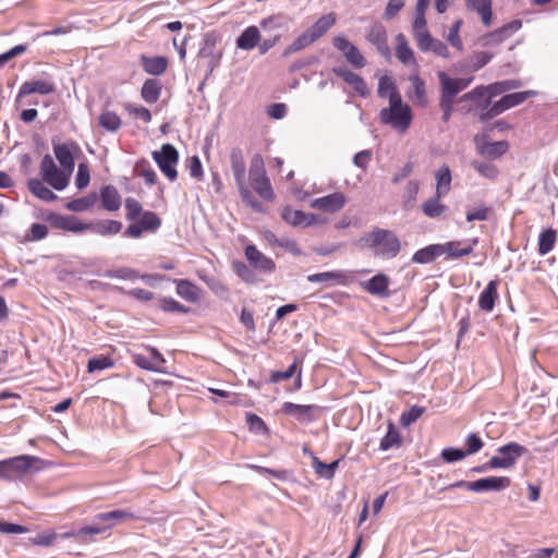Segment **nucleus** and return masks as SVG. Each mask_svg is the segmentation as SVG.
Wrapping results in <instances>:
<instances>
[{
	"label": "nucleus",
	"instance_id": "obj_44",
	"mask_svg": "<svg viewBox=\"0 0 558 558\" xmlns=\"http://www.w3.org/2000/svg\"><path fill=\"white\" fill-rule=\"evenodd\" d=\"M135 515L126 510H113L109 512L98 513L96 515V520L100 522H108V524H113V526L123 521L132 520Z\"/></svg>",
	"mask_w": 558,
	"mask_h": 558
},
{
	"label": "nucleus",
	"instance_id": "obj_60",
	"mask_svg": "<svg viewBox=\"0 0 558 558\" xmlns=\"http://www.w3.org/2000/svg\"><path fill=\"white\" fill-rule=\"evenodd\" d=\"M90 180L89 168L86 163L82 162L77 167V172L75 177V185L78 190H83L87 187Z\"/></svg>",
	"mask_w": 558,
	"mask_h": 558
},
{
	"label": "nucleus",
	"instance_id": "obj_6",
	"mask_svg": "<svg viewBox=\"0 0 558 558\" xmlns=\"http://www.w3.org/2000/svg\"><path fill=\"white\" fill-rule=\"evenodd\" d=\"M39 458L22 454L0 461V478L5 481L21 480L27 475Z\"/></svg>",
	"mask_w": 558,
	"mask_h": 558
},
{
	"label": "nucleus",
	"instance_id": "obj_37",
	"mask_svg": "<svg viewBox=\"0 0 558 558\" xmlns=\"http://www.w3.org/2000/svg\"><path fill=\"white\" fill-rule=\"evenodd\" d=\"M520 86L521 83L517 80L501 81L484 86L485 95L487 96L486 100L490 101L492 98L510 89H515Z\"/></svg>",
	"mask_w": 558,
	"mask_h": 558
},
{
	"label": "nucleus",
	"instance_id": "obj_36",
	"mask_svg": "<svg viewBox=\"0 0 558 558\" xmlns=\"http://www.w3.org/2000/svg\"><path fill=\"white\" fill-rule=\"evenodd\" d=\"M436 194L437 197H442L447 195L450 191L451 184V171L447 165H442L436 172Z\"/></svg>",
	"mask_w": 558,
	"mask_h": 558
},
{
	"label": "nucleus",
	"instance_id": "obj_11",
	"mask_svg": "<svg viewBox=\"0 0 558 558\" xmlns=\"http://www.w3.org/2000/svg\"><path fill=\"white\" fill-rule=\"evenodd\" d=\"M46 220L52 228L72 233H83L88 231L90 228L87 222L82 221L75 216L50 213L46 216Z\"/></svg>",
	"mask_w": 558,
	"mask_h": 558
},
{
	"label": "nucleus",
	"instance_id": "obj_22",
	"mask_svg": "<svg viewBox=\"0 0 558 558\" xmlns=\"http://www.w3.org/2000/svg\"><path fill=\"white\" fill-rule=\"evenodd\" d=\"M216 43L215 36L206 35L204 45L198 52V57L206 60L209 72H213L218 66L221 59V53L216 52Z\"/></svg>",
	"mask_w": 558,
	"mask_h": 558
},
{
	"label": "nucleus",
	"instance_id": "obj_8",
	"mask_svg": "<svg viewBox=\"0 0 558 558\" xmlns=\"http://www.w3.org/2000/svg\"><path fill=\"white\" fill-rule=\"evenodd\" d=\"M151 156L169 181L177 180L178 171L175 167L179 161V154L173 145L163 144L159 150L153 151Z\"/></svg>",
	"mask_w": 558,
	"mask_h": 558
},
{
	"label": "nucleus",
	"instance_id": "obj_52",
	"mask_svg": "<svg viewBox=\"0 0 558 558\" xmlns=\"http://www.w3.org/2000/svg\"><path fill=\"white\" fill-rule=\"evenodd\" d=\"M401 442L400 434L392 423L388 425V430L385 437L380 441V449L388 450L393 446H399Z\"/></svg>",
	"mask_w": 558,
	"mask_h": 558
},
{
	"label": "nucleus",
	"instance_id": "obj_27",
	"mask_svg": "<svg viewBox=\"0 0 558 558\" xmlns=\"http://www.w3.org/2000/svg\"><path fill=\"white\" fill-rule=\"evenodd\" d=\"M417 47L423 52L430 51V52H434L436 56L441 57L444 59L450 58V52H449L447 45L444 41L432 37L430 34L428 36H425V39L422 40L417 45Z\"/></svg>",
	"mask_w": 558,
	"mask_h": 558
},
{
	"label": "nucleus",
	"instance_id": "obj_51",
	"mask_svg": "<svg viewBox=\"0 0 558 558\" xmlns=\"http://www.w3.org/2000/svg\"><path fill=\"white\" fill-rule=\"evenodd\" d=\"M314 41V37L307 29L293 40V43L286 49L284 54L298 52L304 49L305 47L310 46Z\"/></svg>",
	"mask_w": 558,
	"mask_h": 558
},
{
	"label": "nucleus",
	"instance_id": "obj_3",
	"mask_svg": "<svg viewBox=\"0 0 558 558\" xmlns=\"http://www.w3.org/2000/svg\"><path fill=\"white\" fill-rule=\"evenodd\" d=\"M364 240L375 255L384 258L396 257L401 248L398 236L390 230L375 229Z\"/></svg>",
	"mask_w": 558,
	"mask_h": 558
},
{
	"label": "nucleus",
	"instance_id": "obj_40",
	"mask_svg": "<svg viewBox=\"0 0 558 558\" xmlns=\"http://www.w3.org/2000/svg\"><path fill=\"white\" fill-rule=\"evenodd\" d=\"M336 23L335 13H328L318 19L310 28L308 32L312 34L315 40L322 37L330 27Z\"/></svg>",
	"mask_w": 558,
	"mask_h": 558
},
{
	"label": "nucleus",
	"instance_id": "obj_10",
	"mask_svg": "<svg viewBox=\"0 0 558 558\" xmlns=\"http://www.w3.org/2000/svg\"><path fill=\"white\" fill-rule=\"evenodd\" d=\"M281 412L294 417L300 423H311L318 418L322 408L317 404L284 402L281 407Z\"/></svg>",
	"mask_w": 558,
	"mask_h": 558
},
{
	"label": "nucleus",
	"instance_id": "obj_9",
	"mask_svg": "<svg viewBox=\"0 0 558 558\" xmlns=\"http://www.w3.org/2000/svg\"><path fill=\"white\" fill-rule=\"evenodd\" d=\"M525 448L517 442H510L498 449V453L488 461L490 469H509L525 452Z\"/></svg>",
	"mask_w": 558,
	"mask_h": 558
},
{
	"label": "nucleus",
	"instance_id": "obj_15",
	"mask_svg": "<svg viewBox=\"0 0 558 558\" xmlns=\"http://www.w3.org/2000/svg\"><path fill=\"white\" fill-rule=\"evenodd\" d=\"M347 203V197L341 192H335L311 201V207L324 213L333 214L341 210Z\"/></svg>",
	"mask_w": 558,
	"mask_h": 558
},
{
	"label": "nucleus",
	"instance_id": "obj_39",
	"mask_svg": "<svg viewBox=\"0 0 558 558\" xmlns=\"http://www.w3.org/2000/svg\"><path fill=\"white\" fill-rule=\"evenodd\" d=\"M89 225V230L100 235H112L117 234L122 229V223L117 220H102L96 223L87 222Z\"/></svg>",
	"mask_w": 558,
	"mask_h": 558
},
{
	"label": "nucleus",
	"instance_id": "obj_53",
	"mask_svg": "<svg viewBox=\"0 0 558 558\" xmlns=\"http://www.w3.org/2000/svg\"><path fill=\"white\" fill-rule=\"evenodd\" d=\"M461 26L462 20H457L456 22H453L447 34V41L458 51L463 50V43L460 37Z\"/></svg>",
	"mask_w": 558,
	"mask_h": 558
},
{
	"label": "nucleus",
	"instance_id": "obj_57",
	"mask_svg": "<svg viewBox=\"0 0 558 558\" xmlns=\"http://www.w3.org/2000/svg\"><path fill=\"white\" fill-rule=\"evenodd\" d=\"M404 5L405 0H388L383 13V19L386 21L393 20L404 8Z\"/></svg>",
	"mask_w": 558,
	"mask_h": 558
},
{
	"label": "nucleus",
	"instance_id": "obj_14",
	"mask_svg": "<svg viewBox=\"0 0 558 558\" xmlns=\"http://www.w3.org/2000/svg\"><path fill=\"white\" fill-rule=\"evenodd\" d=\"M333 46L342 52L345 60L354 68L362 69L366 64V60L359 48L342 36L333 38Z\"/></svg>",
	"mask_w": 558,
	"mask_h": 558
},
{
	"label": "nucleus",
	"instance_id": "obj_18",
	"mask_svg": "<svg viewBox=\"0 0 558 558\" xmlns=\"http://www.w3.org/2000/svg\"><path fill=\"white\" fill-rule=\"evenodd\" d=\"M245 257L253 266V268L260 272L271 274L276 269L275 262L270 257L266 256L260 251H258L257 247L254 245H247L245 247Z\"/></svg>",
	"mask_w": 558,
	"mask_h": 558
},
{
	"label": "nucleus",
	"instance_id": "obj_25",
	"mask_svg": "<svg viewBox=\"0 0 558 558\" xmlns=\"http://www.w3.org/2000/svg\"><path fill=\"white\" fill-rule=\"evenodd\" d=\"M498 280H490L486 288L481 292L478 296V307L487 313H490L494 307L495 303L498 299Z\"/></svg>",
	"mask_w": 558,
	"mask_h": 558
},
{
	"label": "nucleus",
	"instance_id": "obj_33",
	"mask_svg": "<svg viewBox=\"0 0 558 558\" xmlns=\"http://www.w3.org/2000/svg\"><path fill=\"white\" fill-rule=\"evenodd\" d=\"M260 40V32L257 26H248L236 38V46L242 50L254 49Z\"/></svg>",
	"mask_w": 558,
	"mask_h": 558
},
{
	"label": "nucleus",
	"instance_id": "obj_12",
	"mask_svg": "<svg viewBox=\"0 0 558 558\" xmlns=\"http://www.w3.org/2000/svg\"><path fill=\"white\" fill-rule=\"evenodd\" d=\"M80 153V147L74 142H68L53 145V154L63 168L71 175L75 168V156Z\"/></svg>",
	"mask_w": 558,
	"mask_h": 558
},
{
	"label": "nucleus",
	"instance_id": "obj_54",
	"mask_svg": "<svg viewBox=\"0 0 558 558\" xmlns=\"http://www.w3.org/2000/svg\"><path fill=\"white\" fill-rule=\"evenodd\" d=\"M132 361L141 368L143 369H146V371H150V372H156V373H163L165 371L162 369L161 366L158 365V363L156 361H153L151 359L143 355V354H140V353H134L132 354Z\"/></svg>",
	"mask_w": 558,
	"mask_h": 558
},
{
	"label": "nucleus",
	"instance_id": "obj_23",
	"mask_svg": "<svg viewBox=\"0 0 558 558\" xmlns=\"http://www.w3.org/2000/svg\"><path fill=\"white\" fill-rule=\"evenodd\" d=\"M389 278L384 274H377L369 280L362 282V288L369 294L379 298L389 296Z\"/></svg>",
	"mask_w": 558,
	"mask_h": 558
},
{
	"label": "nucleus",
	"instance_id": "obj_42",
	"mask_svg": "<svg viewBox=\"0 0 558 558\" xmlns=\"http://www.w3.org/2000/svg\"><path fill=\"white\" fill-rule=\"evenodd\" d=\"M98 123L105 131L114 133L121 128L122 120L114 111L104 110L98 118Z\"/></svg>",
	"mask_w": 558,
	"mask_h": 558
},
{
	"label": "nucleus",
	"instance_id": "obj_50",
	"mask_svg": "<svg viewBox=\"0 0 558 558\" xmlns=\"http://www.w3.org/2000/svg\"><path fill=\"white\" fill-rule=\"evenodd\" d=\"M412 34H413V38L416 41V45H418L422 40H424L425 36L429 35L425 15H415L413 24H412Z\"/></svg>",
	"mask_w": 558,
	"mask_h": 558
},
{
	"label": "nucleus",
	"instance_id": "obj_58",
	"mask_svg": "<svg viewBox=\"0 0 558 558\" xmlns=\"http://www.w3.org/2000/svg\"><path fill=\"white\" fill-rule=\"evenodd\" d=\"M424 413V408L418 405H413L408 411L403 412L400 417V423L402 426L408 427L416 420H418Z\"/></svg>",
	"mask_w": 558,
	"mask_h": 558
},
{
	"label": "nucleus",
	"instance_id": "obj_61",
	"mask_svg": "<svg viewBox=\"0 0 558 558\" xmlns=\"http://www.w3.org/2000/svg\"><path fill=\"white\" fill-rule=\"evenodd\" d=\"M124 108L131 116H133L137 119H141L146 123L151 121L150 111L143 106H136L134 104H125Z\"/></svg>",
	"mask_w": 558,
	"mask_h": 558
},
{
	"label": "nucleus",
	"instance_id": "obj_2",
	"mask_svg": "<svg viewBox=\"0 0 558 558\" xmlns=\"http://www.w3.org/2000/svg\"><path fill=\"white\" fill-rule=\"evenodd\" d=\"M379 120L397 132L405 133L412 122V111L410 106L402 101L401 97L395 95L389 101V106L380 110Z\"/></svg>",
	"mask_w": 558,
	"mask_h": 558
},
{
	"label": "nucleus",
	"instance_id": "obj_16",
	"mask_svg": "<svg viewBox=\"0 0 558 558\" xmlns=\"http://www.w3.org/2000/svg\"><path fill=\"white\" fill-rule=\"evenodd\" d=\"M511 481L507 476H489L471 482L468 489L474 493L500 492L510 486Z\"/></svg>",
	"mask_w": 558,
	"mask_h": 558
},
{
	"label": "nucleus",
	"instance_id": "obj_24",
	"mask_svg": "<svg viewBox=\"0 0 558 558\" xmlns=\"http://www.w3.org/2000/svg\"><path fill=\"white\" fill-rule=\"evenodd\" d=\"M465 7L470 11H475L482 23L488 27L493 23V3L492 0H464Z\"/></svg>",
	"mask_w": 558,
	"mask_h": 558
},
{
	"label": "nucleus",
	"instance_id": "obj_63",
	"mask_svg": "<svg viewBox=\"0 0 558 558\" xmlns=\"http://www.w3.org/2000/svg\"><path fill=\"white\" fill-rule=\"evenodd\" d=\"M199 278L208 286V288L215 294L222 295V294H227L229 292L228 287L215 277L201 275Z\"/></svg>",
	"mask_w": 558,
	"mask_h": 558
},
{
	"label": "nucleus",
	"instance_id": "obj_13",
	"mask_svg": "<svg viewBox=\"0 0 558 558\" xmlns=\"http://www.w3.org/2000/svg\"><path fill=\"white\" fill-rule=\"evenodd\" d=\"M437 76L440 83L441 96L449 99H454V97L460 92L464 90L473 81V76L468 78H452L444 71H439Z\"/></svg>",
	"mask_w": 558,
	"mask_h": 558
},
{
	"label": "nucleus",
	"instance_id": "obj_26",
	"mask_svg": "<svg viewBox=\"0 0 558 558\" xmlns=\"http://www.w3.org/2000/svg\"><path fill=\"white\" fill-rule=\"evenodd\" d=\"M140 60L143 70L150 75H161L168 68V60L165 57H147L142 54Z\"/></svg>",
	"mask_w": 558,
	"mask_h": 558
},
{
	"label": "nucleus",
	"instance_id": "obj_41",
	"mask_svg": "<svg viewBox=\"0 0 558 558\" xmlns=\"http://www.w3.org/2000/svg\"><path fill=\"white\" fill-rule=\"evenodd\" d=\"M97 201L98 195L96 193H90L84 197L68 202L65 208L70 211L83 213L94 207Z\"/></svg>",
	"mask_w": 558,
	"mask_h": 558
},
{
	"label": "nucleus",
	"instance_id": "obj_46",
	"mask_svg": "<svg viewBox=\"0 0 558 558\" xmlns=\"http://www.w3.org/2000/svg\"><path fill=\"white\" fill-rule=\"evenodd\" d=\"M440 197L429 198L422 204V211L428 218H438L440 217L447 209V207L440 203Z\"/></svg>",
	"mask_w": 558,
	"mask_h": 558
},
{
	"label": "nucleus",
	"instance_id": "obj_30",
	"mask_svg": "<svg viewBox=\"0 0 558 558\" xmlns=\"http://www.w3.org/2000/svg\"><path fill=\"white\" fill-rule=\"evenodd\" d=\"M177 294L183 300L195 303L199 300L201 289L190 280H174Z\"/></svg>",
	"mask_w": 558,
	"mask_h": 558
},
{
	"label": "nucleus",
	"instance_id": "obj_34",
	"mask_svg": "<svg viewBox=\"0 0 558 558\" xmlns=\"http://www.w3.org/2000/svg\"><path fill=\"white\" fill-rule=\"evenodd\" d=\"M102 207L108 211H117L121 207V196L113 185H106L100 191Z\"/></svg>",
	"mask_w": 558,
	"mask_h": 558
},
{
	"label": "nucleus",
	"instance_id": "obj_28",
	"mask_svg": "<svg viewBox=\"0 0 558 558\" xmlns=\"http://www.w3.org/2000/svg\"><path fill=\"white\" fill-rule=\"evenodd\" d=\"M477 243V238L470 240L469 243L463 247H458L459 243L447 242L445 244H440L441 255L446 254L449 258H459L465 255H470Z\"/></svg>",
	"mask_w": 558,
	"mask_h": 558
},
{
	"label": "nucleus",
	"instance_id": "obj_17",
	"mask_svg": "<svg viewBox=\"0 0 558 558\" xmlns=\"http://www.w3.org/2000/svg\"><path fill=\"white\" fill-rule=\"evenodd\" d=\"M366 39L376 47L381 56L388 57L390 54L387 32L381 23L375 22L368 27Z\"/></svg>",
	"mask_w": 558,
	"mask_h": 558
},
{
	"label": "nucleus",
	"instance_id": "obj_56",
	"mask_svg": "<svg viewBox=\"0 0 558 558\" xmlns=\"http://www.w3.org/2000/svg\"><path fill=\"white\" fill-rule=\"evenodd\" d=\"M234 272L245 282L247 283H255L256 276L254 271L245 265L243 262L235 260L232 264Z\"/></svg>",
	"mask_w": 558,
	"mask_h": 558
},
{
	"label": "nucleus",
	"instance_id": "obj_29",
	"mask_svg": "<svg viewBox=\"0 0 558 558\" xmlns=\"http://www.w3.org/2000/svg\"><path fill=\"white\" fill-rule=\"evenodd\" d=\"M396 57L405 65H416L414 52L403 34L396 36Z\"/></svg>",
	"mask_w": 558,
	"mask_h": 558
},
{
	"label": "nucleus",
	"instance_id": "obj_31",
	"mask_svg": "<svg viewBox=\"0 0 558 558\" xmlns=\"http://www.w3.org/2000/svg\"><path fill=\"white\" fill-rule=\"evenodd\" d=\"M43 179L33 178L27 181V187L29 192L37 198L45 202H53L58 198L47 185Z\"/></svg>",
	"mask_w": 558,
	"mask_h": 558
},
{
	"label": "nucleus",
	"instance_id": "obj_1",
	"mask_svg": "<svg viewBox=\"0 0 558 558\" xmlns=\"http://www.w3.org/2000/svg\"><path fill=\"white\" fill-rule=\"evenodd\" d=\"M230 162L235 184L243 203H245L256 213L264 211L263 204L253 195L252 191L245 182L246 167L243 151L240 148H233L231 150Z\"/></svg>",
	"mask_w": 558,
	"mask_h": 558
},
{
	"label": "nucleus",
	"instance_id": "obj_43",
	"mask_svg": "<svg viewBox=\"0 0 558 558\" xmlns=\"http://www.w3.org/2000/svg\"><path fill=\"white\" fill-rule=\"evenodd\" d=\"M440 255V244H433L416 251L412 256V260L417 264H428Z\"/></svg>",
	"mask_w": 558,
	"mask_h": 558
},
{
	"label": "nucleus",
	"instance_id": "obj_20",
	"mask_svg": "<svg viewBox=\"0 0 558 558\" xmlns=\"http://www.w3.org/2000/svg\"><path fill=\"white\" fill-rule=\"evenodd\" d=\"M332 72L349 84L361 97L365 98L369 96V89L364 78L359 74L341 66L333 68Z\"/></svg>",
	"mask_w": 558,
	"mask_h": 558
},
{
	"label": "nucleus",
	"instance_id": "obj_19",
	"mask_svg": "<svg viewBox=\"0 0 558 558\" xmlns=\"http://www.w3.org/2000/svg\"><path fill=\"white\" fill-rule=\"evenodd\" d=\"M56 85L50 80H33L24 82L17 93L16 99L20 100L31 94L49 95L54 93Z\"/></svg>",
	"mask_w": 558,
	"mask_h": 558
},
{
	"label": "nucleus",
	"instance_id": "obj_47",
	"mask_svg": "<svg viewBox=\"0 0 558 558\" xmlns=\"http://www.w3.org/2000/svg\"><path fill=\"white\" fill-rule=\"evenodd\" d=\"M411 84H412V89H413V95H411V97H413V100L420 105H425L426 104V89H425V83L424 81L417 75V74H412L410 77H409Z\"/></svg>",
	"mask_w": 558,
	"mask_h": 558
},
{
	"label": "nucleus",
	"instance_id": "obj_64",
	"mask_svg": "<svg viewBox=\"0 0 558 558\" xmlns=\"http://www.w3.org/2000/svg\"><path fill=\"white\" fill-rule=\"evenodd\" d=\"M465 452L471 456L478 452L484 447V442L477 434L471 433L465 438Z\"/></svg>",
	"mask_w": 558,
	"mask_h": 558
},
{
	"label": "nucleus",
	"instance_id": "obj_48",
	"mask_svg": "<svg viewBox=\"0 0 558 558\" xmlns=\"http://www.w3.org/2000/svg\"><path fill=\"white\" fill-rule=\"evenodd\" d=\"M556 231L548 229L538 236V254L544 256L548 254L555 246Z\"/></svg>",
	"mask_w": 558,
	"mask_h": 558
},
{
	"label": "nucleus",
	"instance_id": "obj_38",
	"mask_svg": "<svg viewBox=\"0 0 558 558\" xmlns=\"http://www.w3.org/2000/svg\"><path fill=\"white\" fill-rule=\"evenodd\" d=\"M161 88V83L158 80H146L142 86L141 96L147 104H155L160 97Z\"/></svg>",
	"mask_w": 558,
	"mask_h": 558
},
{
	"label": "nucleus",
	"instance_id": "obj_21",
	"mask_svg": "<svg viewBox=\"0 0 558 558\" xmlns=\"http://www.w3.org/2000/svg\"><path fill=\"white\" fill-rule=\"evenodd\" d=\"M282 219L292 227H310L317 222V217L314 214H307L302 210L292 209L287 206L281 211Z\"/></svg>",
	"mask_w": 558,
	"mask_h": 558
},
{
	"label": "nucleus",
	"instance_id": "obj_7",
	"mask_svg": "<svg viewBox=\"0 0 558 558\" xmlns=\"http://www.w3.org/2000/svg\"><path fill=\"white\" fill-rule=\"evenodd\" d=\"M41 179L56 191H63L70 183L71 174L58 167L50 155H45L39 165Z\"/></svg>",
	"mask_w": 558,
	"mask_h": 558
},
{
	"label": "nucleus",
	"instance_id": "obj_62",
	"mask_svg": "<svg viewBox=\"0 0 558 558\" xmlns=\"http://www.w3.org/2000/svg\"><path fill=\"white\" fill-rule=\"evenodd\" d=\"M57 539V534L53 531H46L37 534L36 536L29 538V542L35 546H51Z\"/></svg>",
	"mask_w": 558,
	"mask_h": 558
},
{
	"label": "nucleus",
	"instance_id": "obj_59",
	"mask_svg": "<svg viewBox=\"0 0 558 558\" xmlns=\"http://www.w3.org/2000/svg\"><path fill=\"white\" fill-rule=\"evenodd\" d=\"M472 167L484 178L495 180L498 175V169L492 163L473 161Z\"/></svg>",
	"mask_w": 558,
	"mask_h": 558
},
{
	"label": "nucleus",
	"instance_id": "obj_5",
	"mask_svg": "<svg viewBox=\"0 0 558 558\" xmlns=\"http://www.w3.org/2000/svg\"><path fill=\"white\" fill-rule=\"evenodd\" d=\"M535 94L536 93L534 90L508 94L501 97L498 101L494 102L493 105L490 104V101L485 100L484 104L480 106V120L484 121L488 118L498 116L504 111L524 102L529 97L534 96Z\"/></svg>",
	"mask_w": 558,
	"mask_h": 558
},
{
	"label": "nucleus",
	"instance_id": "obj_4",
	"mask_svg": "<svg viewBox=\"0 0 558 558\" xmlns=\"http://www.w3.org/2000/svg\"><path fill=\"white\" fill-rule=\"evenodd\" d=\"M248 181L252 189L265 201H274L275 192L265 169L264 158L255 154L250 162Z\"/></svg>",
	"mask_w": 558,
	"mask_h": 558
},
{
	"label": "nucleus",
	"instance_id": "obj_49",
	"mask_svg": "<svg viewBox=\"0 0 558 558\" xmlns=\"http://www.w3.org/2000/svg\"><path fill=\"white\" fill-rule=\"evenodd\" d=\"M311 458L313 461V468L315 472L325 478H331L335 474V471L339 464V461H333L329 464L323 463L315 454L311 453Z\"/></svg>",
	"mask_w": 558,
	"mask_h": 558
},
{
	"label": "nucleus",
	"instance_id": "obj_55",
	"mask_svg": "<svg viewBox=\"0 0 558 558\" xmlns=\"http://www.w3.org/2000/svg\"><path fill=\"white\" fill-rule=\"evenodd\" d=\"M138 223L143 227L145 231L154 232L160 227L161 220L155 213L145 211L142 215Z\"/></svg>",
	"mask_w": 558,
	"mask_h": 558
},
{
	"label": "nucleus",
	"instance_id": "obj_32",
	"mask_svg": "<svg viewBox=\"0 0 558 558\" xmlns=\"http://www.w3.org/2000/svg\"><path fill=\"white\" fill-rule=\"evenodd\" d=\"M348 272L335 270V271H325L318 272L307 276V281L310 282H332L337 284H345L349 279H351Z\"/></svg>",
	"mask_w": 558,
	"mask_h": 558
},
{
	"label": "nucleus",
	"instance_id": "obj_35",
	"mask_svg": "<svg viewBox=\"0 0 558 558\" xmlns=\"http://www.w3.org/2000/svg\"><path fill=\"white\" fill-rule=\"evenodd\" d=\"M508 149L509 144L507 141L486 142L477 146L480 155L492 159L501 157Z\"/></svg>",
	"mask_w": 558,
	"mask_h": 558
},
{
	"label": "nucleus",
	"instance_id": "obj_45",
	"mask_svg": "<svg viewBox=\"0 0 558 558\" xmlns=\"http://www.w3.org/2000/svg\"><path fill=\"white\" fill-rule=\"evenodd\" d=\"M378 96L381 98H388L389 101L395 97H401L400 93L398 92L396 84L393 80L387 75H384L379 78L378 82V88H377Z\"/></svg>",
	"mask_w": 558,
	"mask_h": 558
}]
</instances>
